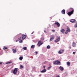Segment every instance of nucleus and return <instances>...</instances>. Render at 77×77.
<instances>
[{
    "mask_svg": "<svg viewBox=\"0 0 77 77\" xmlns=\"http://www.w3.org/2000/svg\"><path fill=\"white\" fill-rule=\"evenodd\" d=\"M72 46L73 47H76V44L75 42H73L72 43Z\"/></svg>",
    "mask_w": 77,
    "mask_h": 77,
    "instance_id": "9d476101",
    "label": "nucleus"
},
{
    "mask_svg": "<svg viewBox=\"0 0 77 77\" xmlns=\"http://www.w3.org/2000/svg\"><path fill=\"white\" fill-rule=\"evenodd\" d=\"M23 57H19V60H23Z\"/></svg>",
    "mask_w": 77,
    "mask_h": 77,
    "instance_id": "dca6fc26",
    "label": "nucleus"
},
{
    "mask_svg": "<svg viewBox=\"0 0 77 77\" xmlns=\"http://www.w3.org/2000/svg\"><path fill=\"white\" fill-rule=\"evenodd\" d=\"M66 31H68V29H67Z\"/></svg>",
    "mask_w": 77,
    "mask_h": 77,
    "instance_id": "79ce46f5",
    "label": "nucleus"
},
{
    "mask_svg": "<svg viewBox=\"0 0 77 77\" xmlns=\"http://www.w3.org/2000/svg\"><path fill=\"white\" fill-rule=\"evenodd\" d=\"M57 39H58L59 41H60V37H58L57 38Z\"/></svg>",
    "mask_w": 77,
    "mask_h": 77,
    "instance_id": "bb28decb",
    "label": "nucleus"
},
{
    "mask_svg": "<svg viewBox=\"0 0 77 77\" xmlns=\"http://www.w3.org/2000/svg\"><path fill=\"white\" fill-rule=\"evenodd\" d=\"M11 63V62H7V64H8V63Z\"/></svg>",
    "mask_w": 77,
    "mask_h": 77,
    "instance_id": "c756f323",
    "label": "nucleus"
},
{
    "mask_svg": "<svg viewBox=\"0 0 77 77\" xmlns=\"http://www.w3.org/2000/svg\"><path fill=\"white\" fill-rule=\"evenodd\" d=\"M59 39H57L56 40H54V42H57L58 41H59Z\"/></svg>",
    "mask_w": 77,
    "mask_h": 77,
    "instance_id": "a211bd4d",
    "label": "nucleus"
},
{
    "mask_svg": "<svg viewBox=\"0 0 77 77\" xmlns=\"http://www.w3.org/2000/svg\"><path fill=\"white\" fill-rule=\"evenodd\" d=\"M43 68H44V69H45V66H43Z\"/></svg>",
    "mask_w": 77,
    "mask_h": 77,
    "instance_id": "2f4dec72",
    "label": "nucleus"
},
{
    "mask_svg": "<svg viewBox=\"0 0 77 77\" xmlns=\"http://www.w3.org/2000/svg\"><path fill=\"white\" fill-rule=\"evenodd\" d=\"M71 65V63L69 62H68V66H70V65Z\"/></svg>",
    "mask_w": 77,
    "mask_h": 77,
    "instance_id": "aec40b11",
    "label": "nucleus"
},
{
    "mask_svg": "<svg viewBox=\"0 0 77 77\" xmlns=\"http://www.w3.org/2000/svg\"><path fill=\"white\" fill-rule=\"evenodd\" d=\"M35 53L36 54H38V52H37V51H35Z\"/></svg>",
    "mask_w": 77,
    "mask_h": 77,
    "instance_id": "f704fd0d",
    "label": "nucleus"
},
{
    "mask_svg": "<svg viewBox=\"0 0 77 77\" xmlns=\"http://www.w3.org/2000/svg\"><path fill=\"white\" fill-rule=\"evenodd\" d=\"M51 68V66H50V67H48V70H49V69H50V68Z\"/></svg>",
    "mask_w": 77,
    "mask_h": 77,
    "instance_id": "cd10ccee",
    "label": "nucleus"
},
{
    "mask_svg": "<svg viewBox=\"0 0 77 77\" xmlns=\"http://www.w3.org/2000/svg\"><path fill=\"white\" fill-rule=\"evenodd\" d=\"M18 40H16V42H18Z\"/></svg>",
    "mask_w": 77,
    "mask_h": 77,
    "instance_id": "e433bc0d",
    "label": "nucleus"
},
{
    "mask_svg": "<svg viewBox=\"0 0 77 77\" xmlns=\"http://www.w3.org/2000/svg\"><path fill=\"white\" fill-rule=\"evenodd\" d=\"M26 70H27V71H28V69H26Z\"/></svg>",
    "mask_w": 77,
    "mask_h": 77,
    "instance_id": "37998d69",
    "label": "nucleus"
},
{
    "mask_svg": "<svg viewBox=\"0 0 77 77\" xmlns=\"http://www.w3.org/2000/svg\"><path fill=\"white\" fill-rule=\"evenodd\" d=\"M35 45H32L31 46V48H35Z\"/></svg>",
    "mask_w": 77,
    "mask_h": 77,
    "instance_id": "6ab92c4d",
    "label": "nucleus"
},
{
    "mask_svg": "<svg viewBox=\"0 0 77 77\" xmlns=\"http://www.w3.org/2000/svg\"><path fill=\"white\" fill-rule=\"evenodd\" d=\"M55 24L57 25L58 27H60V23L58 22H55Z\"/></svg>",
    "mask_w": 77,
    "mask_h": 77,
    "instance_id": "39448f33",
    "label": "nucleus"
},
{
    "mask_svg": "<svg viewBox=\"0 0 77 77\" xmlns=\"http://www.w3.org/2000/svg\"><path fill=\"white\" fill-rule=\"evenodd\" d=\"M71 32V30L68 27V32Z\"/></svg>",
    "mask_w": 77,
    "mask_h": 77,
    "instance_id": "4be33fe9",
    "label": "nucleus"
},
{
    "mask_svg": "<svg viewBox=\"0 0 77 77\" xmlns=\"http://www.w3.org/2000/svg\"><path fill=\"white\" fill-rule=\"evenodd\" d=\"M63 51H64L63 49H61L59 51L58 53L59 54H62V53L63 52Z\"/></svg>",
    "mask_w": 77,
    "mask_h": 77,
    "instance_id": "6e6552de",
    "label": "nucleus"
},
{
    "mask_svg": "<svg viewBox=\"0 0 77 77\" xmlns=\"http://www.w3.org/2000/svg\"><path fill=\"white\" fill-rule=\"evenodd\" d=\"M71 9L72 10L70 12H69L68 13V14L69 16H71V15L74 13V9L72 8H71Z\"/></svg>",
    "mask_w": 77,
    "mask_h": 77,
    "instance_id": "f257e3e1",
    "label": "nucleus"
},
{
    "mask_svg": "<svg viewBox=\"0 0 77 77\" xmlns=\"http://www.w3.org/2000/svg\"><path fill=\"white\" fill-rule=\"evenodd\" d=\"M64 31H65V29H62L60 30V32H62V33H64Z\"/></svg>",
    "mask_w": 77,
    "mask_h": 77,
    "instance_id": "4468645a",
    "label": "nucleus"
},
{
    "mask_svg": "<svg viewBox=\"0 0 77 77\" xmlns=\"http://www.w3.org/2000/svg\"><path fill=\"white\" fill-rule=\"evenodd\" d=\"M65 33L66 34H68V32H65Z\"/></svg>",
    "mask_w": 77,
    "mask_h": 77,
    "instance_id": "72a5a7b5",
    "label": "nucleus"
},
{
    "mask_svg": "<svg viewBox=\"0 0 77 77\" xmlns=\"http://www.w3.org/2000/svg\"><path fill=\"white\" fill-rule=\"evenodd\" d=\"M75 52H73V54H75Z\"/></svg>",
    "mask_w": 77,
    "mask_h": 77,
    "instance_id": "c9c22d12",
    "label": "nucleus"
},
{
    "mask_svg": "<svg viewBox=\"0 0 77 77\" xmlns=\"http://www.w3.org/2000/svg\"><path fill=\"white\" fill-rule=\"evenodd\" d=\"M70 22L72 23H74L75 22V19H72L70 20Z\"/></svg>",
    "mask_w": 77,
    "mask_h": 77,
    "instance_id": "1a4fd4ad",
    "label": "nucleus"
},
{
    "mask_svg": "<svg viewBox=\"0 0 77 77\" xmlns=\"http://www.w3.org/2000/svg\"><path fill=\"white\" fill-rule=\"evenodd\" d=\"M52 32H55V30H52Z\"/></svg>",
    "mask_w": 77,
    "mask_h": 77,
    "instance_id": "c85d7f7f",
    "label": "nucleus"
},
{
    "mask_svg": "<svg viewBox=\"0 0 77 77\" xmlns=\"http://www.w3.org/2000/svg\"><path fill=\"white\" fill-rule=\"evenodd\" d=\"M46 72V69H44L43 70L41 71V72Z\"/></svg>",
    "mask_w": 77,
    "mask_h": 77,
    "instance_id": "2eb2a0df",
    "label": "nucleus"
},
{
    "mask_svg": "<svg viewBox=\"0 0 77 77\" xmlns=\"http://www.w3.org/2000/svg\"><path fill=\"white\" fill-rule=\"evenodd\" d=\"M67 64L68 65V62H67Z\"/></svg>",
    "mask_w": 77,
    "mask_h": 77,
    "instance_id": "a19ab883",
    "label": "nucleus"
},
{
    "mask_svg": "<svg viewBox=\"0 0 77 77\" xmlns=\"http://www.w3.org/2000/svg\"><path fill=\"white\" fill-rule=\"evenodd\" d=\"M23 49L24 50H27V47H24L23 48Z\"/></svg>",
    "mask_w": 77,
    "mask_h": 77,
    "instance_id": "5701e85b",
    "label": "nucleus"
},
{
    "mask_svg": "<svg viewBox=\"0 0 77 77\" xmlns=\"http://www.w3.org/2000/svg\"><path fill=\"white\" fill-rule=\"evenodd\" d=\"M47 48L48 49H49L50 48V45H48L47 47Z\"/></svg>",
    "mask_w": 77,
    "mask_h": 77,
    "instance_id": "393cba45",
    "label": "nucleus"
},
{
    "mask_svg": "<svg viewBox=\"0 0 77 77\" xmlns=\"http://www.w3.org/2000/svg\"><path fill=\"white\" fill-rule=\"evenodd\" d=\"M60 62L58 60H57L54 62V65H60Z\"/></svg>",
    "mask_w": 77,
    "mask_h": 77,
    "instance_id": "7ed1b4c3",
    "label": "nucleus"
},
{
    "mask_svg": "<svg viewBox=\"0 0 77 77\" xmlns=\"http://www.w3.org/2000/svg\"><path fill=\"white\" fill-rule=\"evenodd\" d=\"M42 43H41V41L40 40L38 42L37 45H38V47H40L41 45H42Z\"/></svg>",
    "mask_w": 77,
    "mask_h": 77,
    "instance_id": "20e7f679",
    "label": "nucleus"
},
{
    "mask_svg": "<svg viewBox=\"0 0 77 77\" xmlns=\"http://www.w3.org/2000/svg\"><path fill=\"white\" fill-rule=\"evenodd\" d=\"M74 27L75 28H76V27H77V23H76Z\"/></svg>",
    "mask_w": 77,
    "mask_h": 77,
    "instance_id": "b1692460",
    "label": "nucleus"
},
{
    "mask_svg": "<svg viewBox=\"0 0 77 77\" xmlns=\"http://www.w3.org/2000/svg\"><path fill=\"white\" fill-rule=\"evenodd\" d=\"M61 13L62 14H65V10L63 9L61 11Z\"/></svg>",
    "mask_w": 77,
    "mask_h": 77,
    "instance_id": "9b49d317",
    "label": "nucleus"
},
{
    "mask_svg": "<svg viewBox=\"0 0 77 77\" xmlns=\"http://www.w3.org/2000/svg\"><path fill=\"white\" fill-rule=\"evenodd\" d=\"M2 62L0 63V65H2Z\"/></svg>",
    "mask_w": 77,
    "mask_h": 77,
    "instance_id": "4c0bfd02",
    "label": "nucleus"
},
{
    "mask_svg": "<svg viewBox=\"0 0 77 77\" xmlns=\"http://www.w3.org/2000/svg\"><path fill=\"white\" fill-rule=\"evenodd\" d=\"M47 61H45V62H44V64H45V63H47Z\"/></svg>",
    "mask_w": 77,
    "mask_h": 77,
    "instance_id": "7c9ffc66",
    "label": "nucleus"
},
{
    "mask_svg": "<svg viewBox=\"0 0 77 77\" xmlns=\"http://www.w3.org/2000/svg\"><path fill=\"white\" fill-rule=\"evenodd\" d=\"M12 50L13 51V53H17V50H16L15 49H13Z\"/></svg>",
    "mask_w": 77,
    "mask_h": 77,
    "instance_id": "f8f14e48",
    "label": "nucleus"
},
{
    "mask_svg": "<svg viewBox=\"0 0 77 77\" xmlns=\"http://www.w3.org/2000/svg\"><path fill=\"white\" fill-rule=\"evenodd\" d=\"M3 50H6L7 49V47H5L3 48Z\"/></svg>",
    "mask_w": 77,
    "mask_h": 77,
    "instance_id": "a878e982",
    "label": "nucleus"
},
{
    "mask_svg": "<svg viewBox=\"0 0 77 77\" xmlns=\"http://www.w3.org/2000/svg\"><path fill=\"white\" fill-rule=\"evenodd\" d=\"M34 33V31L33 32H32V33L31 34H33V33Z\"/></svg>",
    "mask_w": 77,
    "mask_h": 77,
    "instance_id": "58836bf2",
    "label": "nucleus"
},
{
    "mask_svg": "<svg viewBox=\"0 0 77 77\" xmlns=\"http://www.w3.org/2000/svg\"><path fill=\"white\" fill-rule=\"evenodd\" d=\"M18 69L17 68H15L14 69L13 71V73L15 75V74H17V71H18Z\"/></svg>",
    "mask_w": 77,
    "mask_h": 77,
    "instance_id": "f03ea898",
    "label": "nucleus"
},
{
    "mask_svg": "<svg viewBox=\"0 0 77 77\" xmlns=\"http://www.w3.org/2000/svg\"><path fill=\"white\" fill-rule=\"evenodd\" d=\"M69 48H70V49H71V46H69Z\"/></svg>",
    "mask_w": 77,
    "mask_h": 77,
    "instance_id": "473e14b6",
    "label": "nucleus"
},
{
    "mask_svg": "<svg viewBox=\"0 0 77 77\" xmlns=\"http://www.w3.org/2000/svg\"><path fill=\"white\" fill-rule=\"evenodd\" d=\"M54 39V36H51L50 37V41H53Z\"/></svg>",
    "mask_w": 77,
    "mask_h": 77,
    "instance_id": "0eeeda50",
    "label": "nucleus"
},
{
    "mask_svg": "<svg viewBox=\"0 0 77 77\" xmlns=\"http://www.w3.org/2000/svg\"><path fill=\"white\" fill-rule=\"evenodd\" d=\"M20 39H21V37H20L19 38Z\"/></svg>",
    "mask_w": 77,
    "mask_h": 77,
    "instance_id": "ea45409f",
    "label": "nucleus"
},
{
    "mask_svg": "<svg viewBox=\"0 0 77 77\" xmlns=\"http://www.w3.org/2000/svg\"><path fill=\"white\" fill-rule=\"evenodd\" d=\"M19 42L20 43H23V41L21 39H19Z\"/></svg>",
    "mask_w": 77,
    "mask_h": 77,
    "instance_id": "f3484780",
    "label": "nucleus"
},
{
    "mask_svg": "<svg viewBox=\"0 0 77 77\" xmlns=\"http://www.w3.org/2000/svg\"><path fill=\"white\" fill-rule=\"evenodd\" d=\"M20 68L21 69V68H24V66L22 65H20Z\"/></svg>",
    "mask_w": 77,
    "mask_h": 77,
    "instance_id": "412c9836",
    "label": "nucleus"
},
{
    "mask_svg": "<svg viewBox=\"0 0 77 77\" xmlns=\"http://www.w3.org/2000/svg\"><path fill=\"white\" fill-rule=\"evenodd\" d=\"M26 35H23L22 36V39L24 40L26 38Z\"/></svg>",
    "mask_w": 77,
    "mask_h": 77,
    "instance_id": "423d86ee",
    "label": "nucleus"
},
{
    "mask_svg": "<svg viewBox=\"0 0 77 77\" xmlns=\"http://www.w3.org/2000/svg\"><path fill=\"white\" fill-rule=\"evenodd\" d=\"M59 69H60V70H61V71H63L64 69H63V67L61 66H60L59 68Z\"/></svg>",
    "mask_w": 77,
    "mask_h": 77,
    "instance_id": "ddd939ff",
    "label": "nucleus"
}]
</instances>
